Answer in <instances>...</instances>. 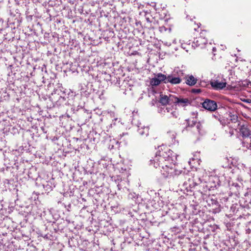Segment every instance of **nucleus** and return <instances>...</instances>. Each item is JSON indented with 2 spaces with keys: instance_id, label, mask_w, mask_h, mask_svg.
Listing matches in <instances>:
<instances>
[{
  "instance_id": "f257e3e1",
  "label": "nucleus",
  "mask_w": 251,
  "mask_h": 251,
  "mask_svg": "<svg viewBox=\"0 0 251 251\" xmlns=\"http://www.w3.org/2000/svg\"><path fill=\"white\" fill-rule=\"evenodd\" d=\"M176 154L170 149H166L165 151H158L151 163L155 168L160 169V172L164 177L174 179L179 175L184 176L176 164Z\"/></svg>"
},
{
  "instance_id": "f03ea898",
  "label": "nucleus",
  "mask_w": 251,
  "mask_h": 251,
  "mask_svg": "<svg viewBox=\"0 0 251 251\" xmlns=\"http://www.w3.org/2000/svg\"><path fill=\"white\" fill-rule=\"evenodd\" d=\"M158 112L168 118H176L178 116L176 105L174 104L160 107L158 109Z\"/></svg>"
},
{
  "instance_id": "7ed1b4c3",
  "label": "nucleus",
  "mask_w": 251,
  "mask_h": 251,
  "mask_svg": "<svg viewBox=\"0 0 251 251\" xmlns=\"http://www.w3.org/2000/svg\"><path fill=\"white\" fill-rule=\"evenodd\" d=\"M183 72L181 70L176 72V74L173 73L166 76L165 83H170L172 84H179L181 81V76L183 75Z\"/></svg>"
},
{
  "instance_id": "20e7f679",
  "label": "nucleus",
  "mask_w": 251,
  "mask_h": 251,
  "mask_svg": "<svg viewBox=\"0 0 251 251\" xmlns=\"http://www.w3.org/2000/svg\"><path fill=\"white\" fill-rule=\"evenodd\" d=\"M121 175L117 176V180L120 181V183H118V187L119 189H121L123 186V183L125 182H128L127 180V177L130 175L129 171L126 168L121 167L120 169Z\"/></svg>"
},
{
  "instance_id": "39448f33",
  "label": "nucleus",
  "mask_w": 251,
  "mask_h": 251,
  "mask_svg": "<svg viewBox=\"0 0 251 251\" xmlns=\"http://www.w3.org/2000/svg\"><path fill=\"white\" fill-rule=\"evenodd\" d=\"M206 31H203L201 32L200 36L195 39L192 46L193 47H200L203 48V46L207 43V40L205 38Z\"/></svg>"
},
{
  "instance_id": "423d86ee",
  "label": "nucleus",
  "mask_w": 251,
  "mask_h": 251,
  "mask_svg": "<svg viewBox=\"0 0 251 251\" xmlns=\"http://www.w3.org/2000/svg\"><path fill=\"white\" fill-rule=\"evenodd\" d=\"M166 75L161 73H158L151 80L150 84L152 86H157L163 81H166Z\"/></svg>"
},
{
  "instance_id": "0eeeda50",
  "label": "nucleus",
  "mask_w": 251,
  "mask_h": 251,
  "mask_svg": "<svg viewBox=\"0 0 251 251\" xmlns=\"http://www.w3.org/2000/svg\"><path fill=\"white\" fill-rule=\"evenodd\" d=\"M160 100L159 102L161 103L163 106L168 105H171L173 104L174 102V95H169V96H168L165 95H160Z\"/></svg>"
},
{
  "instance_id": "6e6552de",
  "label": "nucleus",
  "mask_w": 251,
  "mask_h": 251,
  "mask_svg": "<svg viewBox=\"0 0 251 251\" xmlns=\"http://www.w3.org/2000/svg\"><path fill=\"white\" fill-rule=\"evenodd\" d=\"M202 107L209 111H214L217 109V104L215 101L207 99L202 103Z\"/></svg>"
},
{
  "instance_id": "1a4fd4ad",
  "label": "nucleus",
  "mask_w": 251,
  "mask_h": 251,
  "mask_svg": "<svg viewBox=\"0 0 251 251\" xmlns=\"http://www.w3.org/2000/svg\"><path fill=\"white\" fill-rule=\"evenodd\" d=\"M201 125L200 122L192 121L191 123H189L187 127V130H191L195 134H199L201 130Z\"/></svg>"
},
{
  "instance_id": "9d476101",
  "label": "nucleus",
  "mask_w": 251,
  "mask_h": 251,
  "mask_svg": "<svg viewBox=\"0 0 251 251\" xmlns=\"http://www.w3.org/2000/svg\"><path fill=\"white\" fill-rule=\"evenodd\" d=\"M210 84L214 90H220L224 89L226 86V83L225 80L220 81L219 80H212Z\"/></svg>"
},
{
  "instance_id": "9b49d317",
  "label": "nucleus",
  "mask_w": 251,
  "mask_h": 251,
  "mask_svg": "<svg viewBox=\"0 0 251 251\" xmlns=\"http://www.w3.org/2000/svg\"><path fill=\"white\" fill-rule=\"evenodd\" d=\"M173 104L184 107L189 104L190 101L188 99L178 98L174 96Z\"/></svg>"
},
{
  "instance_id": "f8f14e48",
  "label": "nucleus",
  "mask_w": 251,
  "mask_h": 251,
  "mask_svg": "<svg viewBox=\"0 0 251 251\" xmlns=\"http://www.w3.org/2000/svg\"><path fill=\"white\" fill-rule=\"evenodd\" d=\"M229 186L230 192L232 194L237 195L239 194L240 191L241 189V186L237 183L232 182L231 184L229 183Z\"/></svg>"
},
{
  "instance_id": "ddd939ff",
  "label": "nucleus",
  "mask_w": 251,
  "mask_h": 251,
  "mask_svg": "<svg viewBox=\"0 0 251 251\" xmlns=\"http://www.w3.org/2000/svg\"><path fill=\"white\" fill-rule=\"evenodd\" d=\"M240 131L243 137H250L251 140V131L247 126L242 125L240 128Z\"/></svg>"
},
{
  "instance_id": "4468645a",
  "label": "nucleus",
  "mask_w": 251,
  "mask_h": 251,
  "mask_svg": "<svg viewBox=\"0 0 251 251\" xmlns=\"http://www.w3.org/2000/svg\"><path fill=\"white\" fill-rule=\"evenodd\" d=\"M138 133L141 136H147L149 134V127L147 126L138 127Z\"/></svg>"
},
{
  "instance_id": "2eb2a0df",
  "label": "nucleus",
  "mask_w": 251,
  "mask_h": 251,
  "mask_svg": "<svg viewBox=\"0 0 251 251\" xmlns=\"http://www.w3.org/2000/svg\"><path fill=\"white\" fill-rule=\"evenodd\" d=\"M197 82V79L192 75H189L186 77V83L190 86L194 85Z\"/></svg>"
},
{
  "instance_id": "dca6fc26",
  "label": "nucleus",
  "mask_w": 251,
  "mask_h": 251,
  "mask_svg": "<svg viewBox=\"0 0 251 251\" xmlns=\"http://www.w3.org/2000/svg\"><path fill=\"white\" fill-rule=\"evenodd\" d=\"M67 101H66V98L64 97H59L58 100L56 101V104L57 106L63 105L66 104Z\"/></svg>"
},
{
  "instance_id": "f3484780",
  "label": "nucleus",
  "mask_w": 251,
  "mask_h": 251,
  "mask_svg": "<svg viewBox=\"0 0 251 251\" xmlns=\"http://www.w3.org/2000/svg\"><path fill=\"white\" fill-rule=\"evenodd\" d=\"M121 121L120 119H119L118 118H115L114 120H112V123L110 125V127H112L113 126L116 125V122H118L120 123Z\"/></svg>"
},
{
  "instance_id": "a211bd4d",
  "label": "nucleus",
  "mask_w": 251,
  "mask_h": 251,
  "mask_svg": "<svg viewBox=\"0 0 251 251\" xmlns=\"http://www.w3.org/2000/svg\"><path fill=\"white\" fill-rule=\"evenodd\" d=\"M108 115L110 118H116L115 117V113L114 111H108Z\"/></svg>"
},
{
  "instance_id": "6ab92c4d",
  "label": "nucleus",
  "mask_w": 251,
  "mask_h": 251,
  "mask_svg": "<svg viewBox=\"0 0 251 251\" xmlns=\"http://www.w3.org/2000/svg\"><path fill=\"white\" fill-rule=\"evenodd\" d=\"M241 100L245 102H246V103H251V100L250 99H241Z\"/></svg>"
},
{
  "instance_id": "aec40b11",
  "label": "nucleus",
  "mask_w": 251,
  "mask_h": 251,
  "mask_svg": "<svg viewBox=\"0 0 251 251\" xmlns=\"http://www.w3.org/2000/svg\"><path fill=\"white\" fill-rule=\"evenodd\" d=\"M212 116L214 117L215 119H218L219 121H220V116L218 114L215 115L213 114Z\"/></svg>"
},
{
  "instance_id": "412c9836",
  "label": "nucleus",
  "mask_w": 251,
  "mask_h": 251,
  "mask_svg": "<svg viewBox=\"0 0 251 251\" xmlns=\"http://www.w3.org/2000/svg\"><path fill=\"white\" fill-rule=\"evenodd\" d=\"M212 50H213V51H215L216 50V48H215V47H213V48H212Z\"/></svg>"
},
{
  "instance_id": "4be33fe9",
  "label": "nucleus",
  "mask_w": 251,
  "mask_h": 251,
  "mask_svg": "<svg viewBox=\"0 0 251 251\" xmlns=\"http://www.w3.org/2000/svg\"><path fill=\"white\" fill-rule=\"evenodd\" d=\"M246 195H248L246 193V194H245V196H246Z\"/></svg>"
}]
</instances>
